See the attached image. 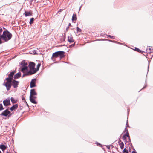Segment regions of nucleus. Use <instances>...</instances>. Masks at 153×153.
Returning <instances> with one entry per match:
<instances>
[{
	"label": "nucleus",
	"mask_w": 153,
	"mask_h": 153,
	"mask_svg": "<svg viewBox=\"0 0 153 153\" xmlns=\"http://www.w3.org/2000/svg\"><path fill=\"white\" fill-rule=\"evenodd\" d=\"M111 38L112 39H114L115 37L114 36H111Z\"/></svg>",
	"instance_id": "obj_32"
},
{
	"label": "nucleus",
	"mask_w": 153,
	"mask_h": 153,
	"mask_svg": "<svg viewBox=\"0 0 153 153\" xmlns=\"http://www.w3.org/2000/svg\"><path fill=\"white\" fill-rule=\"evenodd\" d=\"M69 28V26H68L66 29V30H68V29Z\"/></svg>",
	"instance_id": "obj_34"
},
{
	"label": "nucleus",
	"mask_w": 153,
	"mask_h": 153,
	"mask_svg": "<svg viewBox=\"0 0 153 153\" xmlns=\"http://www.w3.org/2000/svg\"><path fill=\"white\" fill-rule=\"evenodd\" d=\"M126 136L128 137L129 138H130V137L128 130H127V131L126 132V134L123 136V138L124 139H125L126 138Z\"/></svg>",
	"instance_id": "obj_14"
},
{
	"label": "nucleus",
	"mask_w": 153,
	"mask_h": 153,
	"mask_svg": "<svg viewBox=\"0 0 153 153\" xmlns=\"http://www.w3.org/2000/svg\"><path fill=\"white\" fill-rule=\"evenodd\" d=\"M10 113V112L7 109H6L5 110L3 111L1 114V115L7 116Z\"/></svg>",
	"instance_id": "obj_6"
},
{
	"label": "nucleus",
	"mask_w": 153,
	"mask_h": 153,
	"mask_svg": "<svg viewBox=\"0 0 153 153\" xmlns=\"http://www.w3.org/2000/svg\"><path fill=\"white\" fill-rule=\"evenodd\" d=\"M4 109L2 105L1 104H0V111Z\"/></svg>",
	"instance_id": "obj_23"
},
{
	"label": "nucleus",
	"mask_w": 153,
	"mask_h": 153,
	"mask_svg": "<svg viewBox=\"0 0 153 153\" xmlns=\"http://www.w3.org/2000/svg\"><path fill=\"white\" fill-rule=\"evenodd\" d=\"M36 79H32L30 82V87L31 88L34 87L36 86Z\"/></svg>",
	"instance_id": "obj_7"
},
{
	"label": "nucleus",
	"mask_w": 153,
	"mask_h": 153,
	"mask_svg": "<svg viewBox=\"0 0 153 153\" xmlns=\"http://www.w3.org/2000/svg\"><path fill=\"white\" fill-rule=\"evenodd\" d=\"M70 25H71V24L70 23H69V26H68L69 27Z\"/></svg>",
	"instance_id": "obj_36"
},
{
	"label": "nucleus",
	"mask_w": 153,
	"mask_h": 153,
	"mask_svg": "<svg viewBox=\"0 0 153 153\" xmlns=\"http://www.w3.org/2000/svg\"><path fill=\"white\" fill-rule=\"evenodd\" d=\"M25 1H26V0H25Z\"/></svg>",
	"instance_id": "obj_41"
},
{
	"label": "nucleus",
	"mask_w": 153,
	"mask_h": 153,
	"mask_svg": "<svg viewBox=\"0 0 153 153\" xmlns=\"http://www.w3.org/2000/svg\"><path fill=\"white\" fill-rule=\"evenodd\" d=\"M12 83L13 86L15 88L18 86L19 82L14 80L12 82Z\"/></svg>",
	"instance_id": "obj_12"
},
{
	"label": "nucleus",
	"mask_w": 153,
	"mask_h": 153,
	"mask_svg": "<svg viewBox=\"0 0 153 153\" xmlns=\"http://www.w3.org/2000/svg\"><path fill=\"white\" fill-rule=\"evenodd\" d=\"M0 153H1V151H0Z\"/></svg>",
	"instance_id": "obj_37"
},
{
	"label": "nucleus",
	"mask_w": 153,
	"mask_h": 153,
	"mask_svg": "<svg viewBox=\"0 0 153 153\" xmlns=\"http://www.w3.org/2000/svg\"><path fill=\"white\" fill-rule=\"evenodd\" d=\"M18 105L16 104L14 105H13L12 107H11L10 108V109L11 111H13L14 110H15L18 107Z\"/></svg>",
	"instance_id": "obj_13"
},
{
	"label": "nucleus",
	"mask_w": 153,
	"mask_h": 153,
	"mask_svg": "<svg viewBox=\"0 0 153 153\" xmlns=\"http://www.w3.org/2000/svg\"><path fill=\"white\" fill-rule=\"evenodd\" d=\"M19 77V72L17 73L14 76V78L15 79H16L17 78H18Z\"/></svg>",
	"instance_id": "obj_20"
},
{
	"label": "nucleus",
	"mask_w": 153,
	"mask_h": 153,
	"mask_svg": "<svg viewBox=\"0 0 153 153\" xmlns=\"http://www.w3.org/2000/svg\"><path fill=\"white\" fill-rule=\"evenodd\" d=\"M127 130H128V129L127 128L126 126V128H125V131L127 132Z\"/></svg>",
	"instance_id": "obj_31"
},
{
	"label": "nucleus",
	"mask_w": 153,
	"mask_h": 153,
	"mask_svg": "<svg viewBox=\"0 0 153 153\" xmlns=\"http://www.w3.org/2000/svg\"><path fill=\"white\" fill-rule=\"evenodd\" d=\"M108 36H109V37H110V38H111V35H108Z\"/></svg>",
	"instance_id": "obj_35"
},
{
	"label": "nucleus",
	"mask_w": 153,
	"mask_h": 153,
	"mask_svg": "<svg viewBox=\"0 0 153 153\" xmlns=\"http://www.w3.org/2000/svg\"><path fill=\"white\" fill-rule=\"evenodd\" d=\"M3 103L5 106H6L9 105L10 104L9 99L7 98L4 100L3 101Z\"/></svg>",
	"instance_id": "obj_8"
},
{
	"label": "nucleus",
	"mask_w": 153,
	"mask_h": 153,
	"mask_svg": "<svg viewBox=\"0 0 153 153\" xmlns=\"http://www.w3.org/2000/svg\"><path fill=\"white\" fill-rule=\"evenodd\" d=\"M135 50L136 51H137L138 52H139V51H140V50L139 49L137 48H135Z\"/></svg>",
	"instance_id": "obj_25"
},
{
	"label": "nucleus",
	"mask_w": 153,
	"mask_h": 153,
	"mask_svg": "<svg viewBox=\"0 0 153 153\" xmlns=\"http://www.w3.org/2000/svg\"><path fill=\"white\" fill-rule=\"evenodd\" d=\"M2 29L0 28V32H2ZM11 34L8 31H5L3 32V35L0 36V44L3 42L2 40H4V42L7 41L11 39Z\"/></svg>",
	"instance_id": "obj_2"
},
{
	"label": "nucleus",
	"mask_w": 153,
	"mask_h": 153,
	"mask_svg": "<svg viewBox=\"0 0 153 153\" xmlns=\"http://www.w3.org/2000/svg\"><path fill=\"white\" fill-rule=\"evenodd\" d=\"M19 76H20H20H21V75L20 74V75H19Z\"/></svg>",
	"instance_id": "obj_39"
},
{
	"label": "nucleus",
	"mask_w": 153,
	"mask_h": 153,
	"mask_svg": "<svg viewBox=\"0 0 153 153\" xmlns=\"http://www.w3.org/2000/svg\"><path fill=\"white\" fill-rule=\"evenodd\" d=\"M139 52L140 53H143L144 52V51H143L140 50V51H139Z\"/></svg>",
	"instance_id": "obj_28"
},
{
	"label": "nucleus",
	"mask_w": 153,
	"mask_h": 153,
	"mask_svg": "<svg viewBox=\"0 0 153 153\" xmlns=\"http://www.w3.org/2000/svg\"><path fill=\"white\" fill-rule=\"evenodd\" d=\"M64 52L63 51H59L55 52L53 53L52 57L57 58L59 56L61 57H62L64 56Z\"/></svg>",
	"instance_id": "obj_3"
},
{
	"label": "nucleus",
	"mask_w": 153,
	"mask_h": 153,
	"mask_svg": "<svg viewBox=\"0 0 153 153\" xmlns=\"http://www.w3.org/2000/svg\"><path fill=\"white\" fill-rule=\"evenodd\" d=\"M77 31H79V30H80V29L78 27H77Z\"/></svg>",
	"instance_id": "obj_30"
},
{
	"label": "nucleus",
	"mask_w": 153,
	"mask_h": 153,
	"mask_svg": "<svg viewBox=\"0 0 153 153\" xmlns=\"http://www.w3.org/2000/svg\"><path fill=\"white\" fill-rule=\"evenodd\" d=\"M11 100L12 103H15L16 102L17 100L14 99L13 97H11Z\"/></svg>",
	"instance_id": "obj_19"
},
{
	"label": "nucleus",
	"mask_w": 153,
	"mask_h": 153,
	"mask_svg": "<svg viewBox=\"0 0 153 153\" xmlns=\"http://www.w3.org/2000/svg\"><path fill=\"white\" fill-rule=\"evenodd\" d=\"M27 105L28 106V105L27 104Z\"/></svg>",
	"instance_id": "obj_38"
},
{
	"label": "nucleus",
	"mask_w": 153,
	"mask_h": 153,
	"mask_svg": "<svg viewBox=\"0 0 153 153\" xmlns=\"http://www.w3.org/2000/svg\"><path fill=\"white\" fill-rule=\"evenodd\" d=\"M40 66V64H38L37 65V68L39 69V67ZM37 70H38V69H37Z\"/></svg>",
	"instance_id": "obj_27"
},
{
	"label": "nucleus",
	"mask_w": 153,
	"mask_h": 153,
	"mask_svg": "<svg viewBox=\"0 0 153 153\" xmlns=\"http://www.w3.org/2000/svg\"><path fill=\"white\" fill-rule=\"evenodd\" d=\"M76 15L74 14L72 17V20L73 21L76 19Z\"/></svg>",
	"instance_id": "obj_18"
},
{
	"label": "nucleus",
	"mask_w": 153,
	"mask_h": 153,
	"mask_svg": "<svg viewBox=\"0 0 153 153\" xmlns=\"http://www.w3.org/2000/svg\"><path fill=\"white\" fill-rule=\"evenodd\" d=\"M123 153H128V151L127 149H126V148H125L123 151Z\"/></svg>",
	"instance_id": "obj_22"
},
{
	"label": "nucleus",
	"mask_w": 153,
	"mask_h": 153,
	"mask_svg": "<svg viewBox=\"0 0 153 153\" xmlns=\"http://www.w3.org/2000/svg\"><path fill=\"white\" fill-rule=\"evenodd\" d=\"M74 45V43L73 45Z\"/></svg>",
	"instance_id": "obj_40"
},
{
	"label": "nucleus",
	"mask_w": 153,
	"mask_h": 153,
	"mask_svg": "<svg viewBox=\"0 0 153 153\" xmlns=\"http://www.w3.org/2000/svg\"><path fill=\"white\" fill-rule=\"evenodd\" d=\"M20 65L21 71L24 73L23 75H32L38 71L35 68V64L33 62H30L28 65L27 62L23 60L21 62Z\"/></svg>",
	"instance_id": "obj_1"
},
{
	"label": "nucleus",
	"mask_w": 153,
	"mask_h": 153,
	"mask_svg": "<svg viewBox=\"0 0 153 153\" xmlns=\"http://www.w3.org/2000/svg\"><path fill=\"white\" fill-rule=\"evenodd\" d=\"M62 10H63L62 9H60V10H59V11H58V12H61L62 11Z\"/></svg>",
	"instance_id": "obj_29"
},
{
	"label": "nucleus",
	"mask_w": 153,
	"mask_h": 153,
	"mask_svg": "<svg viewBox=\"0 0 153 153\" xmlns=\"http://www.w3.org/2000/svg\"><path fill=\"white\" fill-rule=\"evenodd\" d=\"M126 127H129V126H128V120H127V122H126Z\"/></svg>",
	"instance_id": "obj_26"
},
{
	"label": "nucleus",
	"mask_w": 153,
	"mask_h": 153,
	"mask_svg": "<svg viewBox=\"0 0 153 153\" xmlns=\"http://www.w3.org/2000/svg\"><path fill=\"white\" fill-rule=\"evenodd\" d=\"M34 20V18H31L30 19V22H29V23L30 24H31L33 23Z\"/></svg>",
	"instance_id": "obj_21"
},
{
	"label": "nucleus",
	"mask_w": 153,
	"mask_h": 153,
	"mask_svg": "<svg viewBox=\"0 0 153 153\" xmlns=\"http://www.w3.org/2000/svg\"><path fill=\"white\" fill-rule=\"evenodd\" d=\"M68 40L70 43H73L74 42V40L73 39V37L71 35L68 37Z\"/></svg>",
	"instance_id": "obj_11"
},
{
	"label": "nucleus",
	"mask_w": 153,
	"mask_h": 153,
	"mask_svg": "<svg viewBox=\"0 0 153 153\" xmlns=\"http://www.w3.org/2000/svg\"><path fill=\"white\" fill-rule=\"evenodd\" d=\"M120 147L121 149H123L124 144L123 143V142H121V143H119V144Z\"/></svg>",
	"instance_id": "obj_17"
},
{
	"label": "nucleus",
	"mask_w": 153,
	"mask_h": 153,
	"mask_svg": "<svg viewBox=\"0 0 153 153\" xmlns=\"http://www.w3.org/2000/svg\"><path fill=\"white\" fill-rule=\"evenodd\" d=\"M6 80L7 82L5 84V85L7 88V90H9L11 87V80H10L9 78H6Z\"/></svg>",
	"instance_id": "obj_4"
},
{
	"label": "nucleus",
	"mask_w": 153,
	"mask_h": 153,
	"mask_svg": "<svg viewBox=\"0 0 153 153\" xmlns=\"http://www.w3.org/2000/svg\"><path fill=\"white\" fill-rule=\"evenodd\" d=\"M132 153H137L135 151H133Z\"/></svg>",
	"instance_id": "obj_33"
},
{
	"label": "nucleus",
	"mask_w": 153,
	"mask_h": 153,
	"mask_svg": "<svg viewBox=\"0 0 153 153\" xmlns=\"http://www.w3.org/2000/svg\"><path fill=\"white\" fill-rule=\"evenodd\" d=\"M25 14L26 16H29L32 15L31 13L29 12H25Z\"/></svg>",
	"instance_id": "obj_16"
},
{
	"label": "nucleus",
	"mask_w": 153,
	"mask_h": 153,
	"mask_svg": "<svg viewBox=\"0 0 153 153\" xmlns=\"http://www.w3.org/2000/svg\"><path fill=\"white\" fill-rule=\"evenodd\" d=\"M15 72L16 71H13L10 72V73L9 74L8 77L7 78H9L10 79V80H12L13 79V76Z\"/></svg>",
	"instance_id": "obj_9"
},
{
	"label": "nucleus",
	"mask_w": 153,
	"mask_h": 153,
	"mask_svg": "<svg viewBox=\"0 0 153 153\" xmlns=\"http://www.w3.org/2000/svg\"><path fill=\"white\" fill-rule=\"evenodd\" d=\"M22 100H25V95H22Z\"/></svg>",
	"instance_id": "obj_24"
},
{
	"label": "nucleus",
	"mask_w": 153,
	"mask_h": 153,
	"mask_svg": "<svg viewBox=\"0 0 153 153\" xmlns=\"http://www.w3.org/2000/svg\"><path fill=\"white\" fill-rule=\"evenodd\" d=\"M0 148L4 151L6 149V147L4 145H0Z\"/></svg>",
	"instance_id": "obj_15"
},
{
	"label": "nucleus",
	"mask_w": 153,
	"mask_h": 153,
	"mask_svg": "<svg viewBox=\"0 0 153 153\" xmlns=\"http://www.w3.org/2000/svg\"><path fill=\"white\" fill-rule=\"evenodd\" d=\"M36 98V97L35 96H30V100L32 103L36 104L37 103V102L35 100Z\"/></svg>",
	"instance_id": "obj_5"
},
{
	"label": "nucleus",
	"mask_w": 153,
	"mask_h": 153,
	"mask_svg": "<svg viewBox=\"0 0 153 153\" xmlns=\"http://www.w3.org/2000/svg\"><path fill=\"white\" fill-rule=\"evenodd\" d=\"M37 94V93L34 89H32L30 90V96H34L36 95Z\"/></svg>",
	"instance_id": "obj_10"
}]
</instances>
